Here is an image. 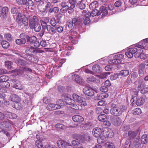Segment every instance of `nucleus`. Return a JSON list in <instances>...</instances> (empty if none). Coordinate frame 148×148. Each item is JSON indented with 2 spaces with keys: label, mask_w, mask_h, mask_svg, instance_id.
<instances>
[{
  "label": "nucleus",
  "mask_w": 148,
  "mask_h": 148,
  "mask_svg": "<svg viewBox=\"0 0 148 148\" xmlns=\"http://www.w3.org/2000/svg\"><path fill=\"white\" fill-rule=\"evenodd\" d=\"M106 148H114V146L112 143L106 142L105 144Z\"/></svg>",
  "instance_id": "52"
},
{
  "label": "nucleus",
  "mask_w": 148,
  "mask_h": 148,
  "mask_svg": "<svg viewBox=\"0 0 148 148\" xmlns=\"http://www.w3.org/2000/svg\"><path fill=\"white\" fill-rule=\"evenodd\" d=\"M99 12H100V14L102 13V17H104L108 14L106 7L105 6H102L101 7Z\"/></svg>",
  "instance_id": "26"
},
{
  "label": "nucleus",
  "mask_w": 148,
  "mask_h": 148,
  "mask_svg": "<svg viewBox=\"0 0 148 148\" xmlns=\"http://www.w3.org/2000/svg\"><path fill=\"white\" fill-rule=\"evenodd\" d=\"M141 141L143 144L147 143L148 142V135L147 134L143 135L141 138Z\"/></svg>",
  "instance_id": "31"
},
{
  "label": "nucleus",
  "mask_w": 148,
  "mask_h": 148,
  "mask_svg": "<svg viewBox=\"0 0 148 148\" xmlns=\"http://www.w3.org/2000/svg\"><path fill=\"white\" fill-rule=\"evenodd\" d=\"M73 120L76 122H81L84 120L83 117L79 115H75L72 117Z\"/></svg>",
  "instance_id": "24"
},
{
  "label": "nucleus",
  "mask_w": 148,
  "mask_h": 148,
  "mask_svg": "<svg viewBox=\"0 0 148 148\" xmlns=\"http://www.w3.org/2000/svg\"><path fill=\"white\" fill-rule=\"evenodd\" d=\"M36 52V49L33 47L30 46L26 49V52L27 54L32 55L33 54H34Z\"/></svg>",
  "instance_id": "27"
},
{
  "label": "nucleus",
  "mask_w": 148,
  "mask_h": 148,
  "mask_svg": "<svg viewBox=\"0 0 148 148\" xmlns=\"http://www.w3.org/2000/svg\"><path fill=\"white\" fill-rule=\"evenodd\" d=\"M96 78L93 76H92L90 77H89L87 78V81L88 82H93L96 80Z\"/></svg>",
  "instance_id": "59"
},
{
  "label": "nucleus",
  "mask_w": 148,
  "mask_h": 148,
  "mask_svg": "<svg viewBox=\"0 0 148 148\" xmlns=\"http://www.w3.org/2000/svg\"><path fill=\"white\" fill-rule=\"evenodd\" d=\"M9 77L6 75H3L0 77V83H3L7 81Z\"/></svg>",
  "instance_id": "39"
},
{
  "label": "nucleus",
  "mask_w": 148,
  "mask_h": 148,
  "mask_svg": "<svg viewBox=\"0 0 148 148\" xmlns=\"http://www.w3.org/2000/svg\"><path fill=\"white\" fill-rule=\"evenodd\" d=\"M100 89L101 91L103 92H106L108 91V88L105 86H102Z\"/></svg>",
  "instance_id": "58"
},
{
  "label": "nucleus",
  "mask_w": 148,
  "mask_h": 148,
  "mask_svg": "<svg viewBox=\"0 0 148 148\" xmlns=\"http://www.w3.org/2000/svg\"><path fill=\"white\" fill-rule=\"evenodd\" d=\"M62 99L65 100L64 102L62 100V101L64 102V106L65 105V103L66 104L71 106L72 108L74 109L77 110H80L82 109V106L79 104L75 105V102L73 100H72L70 97H69L66 95L63 94L62 95Z\"/></svg>",
  "instance_id": "1"
},
{
  "label": "nucleus",
  "mask_w": 148,
  "mask_h": 148,
  "mask_svg": "<svg viewBox=\"0 0 148 148\" xmlns=\"http://www.w3.org/2000/svg\"><path fill=\"white\" fill-rule=\"evenodd\" d=\"M138 89L141 90L140 92L142 93L148 92V86H144L143 84H140L138 86Z\"/></svg>",
  "instance_id": "23"
},
{
  "label": "nucleus",
  "mask_w": 148,
  "mask_h": 148,
  "mask_svg": "<svg viewBox=\"0 0 148 148\" xmlns=\"http://www.w3.org/2000/svg\"><path fill=\"white\" fill-rule=\"evenodd\" d=\"M36 138L37 140H40V141L42 143V141L46 140V139L45 138H44L42 136H41V137H40L39 135H36Z\"/></svg>",
  "instance_id": "60"
},
{
  "label": "nucleus",
  "mask_w": 148,
  "mask_h": 148,
  "mask_svg": "<svg viewBox=\"0 0 148 148\" xmlns=\"http://www.w3.org/2000/svg\"><path fill=\"white\" fill-rule=\"evenodd\" d=\"M16 44L18 45H23L25 44L26 42L25 39H16L15 41Z\"/></svg>",
  "instance_id": "36"
},
{
  "label": "nucleus",
  "mask_w": 148,
  "mask_h": 148,
  "mask_svg": "<svg viewBox=\"0 0 148 148\" xmlns=\"http://www.w3.org/2000/svg\"><path fill=\"white\" fill-rule=\"evenodd\" d=\"M134 97V96H133ZM136 96H134V97H133L132 99H134L133 101L135 100V99H136V103L137 106H140L142 105L145 102V98L143 97H137L135 98Z\"/></svg>",
  "instance_id": "17"
},
{
  "label": "nucleus",
  "mask_w": 148,
  "mask_h": 148,
  "mask_svg": "<svg viewBox=\"0 0 148 148\" xmlns=\"http://www.w3.org/2000/svg\"><path fill=\"white\" fill-rule=\"evenodd\" d=\"M14 108L17 110H19L22 108L21 104L18 102H15L14 103Z\"/></svg>",
  "instance_id": "50"
},
{
  "label": "nucleus",
  "mask_w": 148,
  "mask_h": 148,
  "mask_svg": "<svg viewBox=\"0 0 148 148\" xmlns=\"http://www.w3.org/2000/svg\"><path fill=\"white\" fill-rule=\"evenodd\" d=\"M28 20L29 21V26L31 28L34 27V25L38 21L37 17L36 16L33 17L29 16L27 17Z\"/></svg>",
  "instance_id": "11"
},
{
  "label": "nucleus",
  "mask_w": 148,
  "mask_h": 148,
  "mask_svg": "<svg viewBox=\"0 0 148 148\" xmlns=\"http://www.w3.org/2000/svg\"><path fill=\"white\" fill-rule=\"evenodd\" d=\"M57 144L59 148H64L66 147L67 145H71L69 143H67L65 141L62 140L58 141L57 142Z\"/></svg>",
  "instance_id": "15"
},
{
  "label": "nucleus",
  "mask_w": 148,
  "mask_h": 148,
  "mask_svg": "<svg viewBox=\"0 0 148 148\" xmlns=\"http://www.w3.org/2000/svg\"><path fill=\"white\" fill-rule=\"evenodd\" d=\"M110 131H107L103 132V136H100L98 138V143L99 144L102 143L106 140L107 138H110L112 137L113 136V134L112 133L111 130Z\"/></svg>",
  "instance_id": "4"
},
{
  "label": "nucleus",
  "mask_w": 148,
  "mask_h": 148,
  "mask_svg": "<svg viewBox=\"0 0 148 148\" xmlns=\"http://www.w3.org/2000/svg\"><path fill=\"white\" fill-rule=\"evenodd\" d=\"M82 13L83 15L85 16L83 18L84 23L86 25L89 24L90 22V19L89 18L90 16L89 12L88 10H84L83 11Z\"/></svg>",
  "instance_id": "9"
},
{
  "label": "nucleus",
  "mask_w": 148,
  "mask_h": 148,
  "mask_svg": "<svg viewBox=\"0 0 148 148\" xmlns=\"http://www.w3.org/2000/svg\"><path fill=\"white\" fill-rule=\"evenodd\" d=\"M5 38L9 41H10L12 40L11 35L9 33L5 34L4 35Z\"/></svg>",
  "instance_id": "55"
},
{
  "label": "nucleus",
  "mask_w": 148,
  "mask_h": 148,
  "mask_svg": "<svg viewBox=\"0 0 148 148\" xmlns=\"http://www.w3.org/2000/svg\"><path fill=\"white\" fill-rule=\"evenodd\" d=\"M110 73L106 72L104 73H102L99 76V77L101 79H104L107 77V75H109Z\"/></svg>",
  "instance_id": "54"
},
{
  "label": "nucleus",
  "mask_w": 148,
  "mask_h": 148,
  "mask_svg": "<svg viewBox=\"0 0 148 148\" xmlns=\"http://www.w3.org/2000/svg\"><path fill=\"white\" fill-rule=\"evenodd\" d=\"M138 133L137 131H130L128 132V136L131 139L134 138L136 136Z\"/></svg>",
  "instance_id": "33"
},
{
  "label": "nucleus",
  "mask_w": 148,
  "mask_h": 148,
  "mask_svg": "<svg viewBox=\"0 0 148 148\" xmlns=\"http://www.w3.org/2000/svg\"><path fill=\"white\" fill-rule=\"evenodd\" d=\"M145 71V66L143 64H141L139 66V73L140 75L143 74Z\"/></svg>",
  "instance_id": "35"
},
{
  "label": "nucleus",
  "mask_w": 148,
  "mask_h": 148,
  "mask_svg": "<svg viewBox=\"0 0 148 148\" xmlns=\"http://www.w3.org/2000/svg\"><path fill=\"white\" fill-rule=\"evenodd\" d=\"M124 57V55L121 54L113 56L112 58L108 61V63L112 65L121 64Z\"/></svg>",
  "instance_id": "2"
},
{
  "label": "nucleus",
  "mask_w": 148,
  "mask_h": 148,
  "mask_svg": "<svg viewBox=\"0 0 148 148\" xmlns=\"http://www.w3.org/2000/svg\"><path fill=\"white\" fill-rule=\"evenodd\" d=\"M13 87L18 89H21L22 88L20 82L17 80H12Z\"/></svg>",
  "instance_id": "20"
},
{
  "label": "nucleus",
  "mask_w": 148,
  "mask_h": 148,
  "mask_svg": "<svg viewBox=\"0 0 148 148\" xmlns=\"http://www.w3.org/2000/svg\"><path fill=\"white\" fill-rule=\"evenodd\" d=\"M16 21L18 24L20 26L23 24L26 26L28 24L27 18L20 13H18L16 18Z\"/></svg>",
  "instance_id": "3"
},
{
  "label": "nucleus",
  "mask_w": 148,
  "mask_h": 148,
  "mask_svg": "<svg viewBox=\"0 0 148 148\" xmlns=\"http://www.w3.org/2000/svg\"><path fill=\"white\" fill-rule=\"evenodd\" d=\"M34 27H32L31 28H33L36 32H39L41 29V26L38 21L34 25Z\"/></svg>",
  "instance_id": "32"
},
{
  "label": "nucleus",
  "mask_w": 148,
  "mask_h": 148,
  "mask_svg": "<svg viewBox=\"0 0 148 148\" xmlns=\"http://www.w3.org/2000/svg\"><path fill=\"white\" fill-rule=\"evenodd\" d=\"M59 11V8L58 7H54L53 8H51L49 10L50 13L53 12L55 13H57Z\"/></svg>",
  "instance_id": "48"
},
{
  "label": "nucleus",
  "mask_w": 148,
  "mask_h": 148,
  "mask_svg": "<svg viewBox=\"0 0 148 148\" xmlns=\"http://www.w3.org/2000/svg\"><path fill=\"white\" fill-rule=\"evenodd\" d=\"M92 133L95 137H98L101 135L102 130L100 128L96 127L93 129Z\"/></svg>",
  "instance_id": "16"
},
{
  "label": "nucleus",
  "mask_w": 148,
  "mask_h": 148,
  "mask_svg": "<svg viewBox=\"0 0 148 148\" xmlns=\"http://www.w3.org/2000/svg\"><path fill=\"white\" fill-rule=\"evenodd\" d=\"M106 116L103 114H102L99 115L98 116V119L100 121H104L106 119Z\"/></svg>",
  "instance_id": "46"
},
{
  "label": "nucleus",
  "mask_w": 148,
  "mask_h": 148,
  "mask_svg": "<svg viewBox=\"0 0 148 148\" xmlns=\"http://www.w3.org/2000/svg\"><path fill=\"white\" fill-rule=\"evenodd\" d=\"M135 46L142 49L148 47V38L143 40L135 45Z\"/></svg>",
  "instance_id": "8"
},
{
  "label": "nucleus",
  "mask_w": 148,
  "mask_h": 148,
  "mask_svg": "<svg viewBox=\"0 0 148 148\" xmlns=\"http://www.w3.org/2000/svg\"><path fill=\"white\" fill-rule=\"evenodd\" d=\"M38 9L41 12H44L45 11V4L43 1H40L38 5Z\"/></svg>",
  "instance_id": "25"
},
{
  "label": "nucleus",
  "mask_w": 148,
  "mask_h": 148,
  "mask_svg": "<svg viewBox=\"0 0 148 148\" xmlns=\"http://www.w3.org/2000/svg\"><path fill=\"white\" fill-rule=\"evenodd\" d=\"M40 22L43 29H45L47 25V23H45V21H42L40 20Z\"/></svg>",
  "instance_id": "62"
},
{
  "label": "nucleus",
  "mask_w": 148,
  "mask_h": 148,
  "mask_svg": "<svg viewBox=\"0 0 148 148\" xmlns=\"http://www.w3.org/2000/svg\"><path fill=\"white\" fill-rule=\"evenodd\" d=\"M110 112L112 115L117 116H120L122 114L123 110L120 107L117 106L114 104H112Z\"/></svg>",
  "instance_id": "6"
},
{
  "label": "nucleus",
  "mask_w": 148,
  "mask_h": 148,
  "mask_svg": "<svg viewBox=\"0 0 148 148\" xmlns=\"http://www.w3.org/2000/svg\"><path fill=\"white\" fill-rule=\"evenodd\" d=\"M112 123L115 126L120 125L122 123L121 119L118 117H114L111 119Z\"/></svg>",
  "instance_id": "14"
},
{
  "label": "nucleus",
  "mask_w": 148,
  "mask_h": 148,
  "mask_svg": "<svg viewBox=\"0 0 148 148\" xmlns=\"http://www.w3.org/2000/svg\"><path fill=\"white\" fill-rule=\"evenodd\" d=\"M98 3L97 1H95L91 3L89 5V7L91 9H93L97 6Z\"/></svg>",
  "instance_id": "45"
},
{
  "label": "nucleus",
  "mask_w": 148,
  "mask_h": 148,
  "mask_svg": "<svg viewBox=\"0 0 148 148\" xmlns=\"http://www.w3.org/2000/svg\"><path fill=\"white\" fill-rule=\"evenodd\" d=\"M56 127L58 129L62 130L65 129L66 128V127L62 124L58 123L55 125Z\"/></svg>",
  "instance_id": "49"
},
{
  "label": "nucleus",
  "mask_w": 148,
  "mask_h": 148,
  "mask_svg": "<svg viewBox=\"0 0 148 148\" xmlns=\"http://www.w3.org/2000/svg\"><path fill=\"white\" fill-rule=\"evenodd\" d=\"M24 71H27L30 72H32V70L28 68L22 67L19 70H17V74L18 75L23 74Z\"/></svg>",
  "instance_id": "21"
},
{
  "label": "nucleus",
  "mask_w": 148,
  "mask_h": 148,
  "mask_svg": "<svg viewBox=\"0 0 148 148\" xmlns=\"http://www.w3.org/2000/svg\"><path fill=\"white\" fill-rule=\"evenodd\" d=\"M108 96V94L106 93H102L99 94L95 97V99L96 100H99L103 98L107 97Z\"/></svg>",
  "instance_id": "29"
},
{
  "label": "nucleus",
  "mask_w": 148,
  "mask_h": 148,
  "mask_svg": "<svg viewBox=\"0 0 148 148\" xmlns=\"http://www.w3.org/2000/svg\"><path fill=\"white\" fill-rule=\"evenodd\" d=\"M27 40L28 42H29L31 43H33L36 40V38L34 36H32L30 37L28 36L27 37Z\"/></svg>",
  "instance_id": "37"
},
{
  "label": "nucleus",
  "mask_w": 148,
  "mask_h": 148,
  "mask_svg": "<svg viewBox=\"0 0 148 148\" xmlns=\"http://www.w3.org/2000/svg\"><path fill=\"white\" fill-rule=\"evenodd\" d=\"M1 45L2 47L4 48L7 49L10 46L9 42L6 40L3 41L1 42Z\"/></svg>",
  "instance_id": "47"
},
{
  "label": "nucleus",
  "mask_w": 148,
  "mask_h": 148,
  "mask_svg": "<svg viewBox=\"0 0 148 148\" xmlns=\"http://www.w3.org/2000/svg\"><path fill=\"white\" fill-rule=\"evenodd\" d=\"M57 31L59 33L62 32L63 30V28L61 26H59L56 28Z\"/></svg>",
  "instance_id": "64"
},
{
  "label": "nucleus",
  "mask_w": 148,
  "mask_h": 148,
  "mask_svg": "<svg viewBox=\"0 0 148 148\" xmlns=\"http://www.w3.org/2000/svg\"><path fill=\"white\" fill-rule=\"evenodd\" d=\"M76 6L77 8H79L81 10L85 8V4L82 2H81L80 3H79V4H78V5Z\"/></svg>",
  "instance_id": "53"
},
{
  "label": "nucleus",
  "mask_w": 148,
  "mask_h": 148,
  "mask_svg": "<svg viewBox=\"0 0 148 148\" xmlns=\"http://www.w3.org/2000/svg\"><path fill=\"white\" fill-rule=\"evenodd\" d=\"M50 23L51 25L53 26H55L56 24V21L54 18H52L51 19Z\"/></svg>",
  "instance_id": "56"
},
{
  "label": "nucleus",
  "mask_w": 148,
  "mask_h": 148,
  "mask_svg": "<svg viewBox=\"0 0 148 148\" xmlns=\"http://www.w3.org/2000/svg\"><path fill=\"white\" fill-rule=\"evenodd\" d=\"M5 66L8 69H11L13 68V63L12 62L10 61H7L5 62Z\"/></svg>",
  "instance_id": "34"
},
{
  "label": "nucleus",
  "mask_w": 148,
  "mask_h": 148,
  "mask_svg": "<svg viewBox=\"0 0 148 148\" xmlns=\"http://www.w3.org/2000/svg\"><path fill=\"white\" fill-rule=\"evenodd\" d=\"M10 86V84L7 81L3 83H0V86L1 87L8 88Z\"/></svg>",
  "instance_id": "40"
},
{
  "label": "nucleus",
  "mask_w": 148,
  "mask_h": 148,
  "mask_svg": "<svg viewBox=\"0 0 148 148\" xmlns=\"http://www.w3.org/2000/svg\"><path fill=\"white\" fill-rule=\"evenodd\" d=\"M8 12V8L5 7L3 8L0 7V17L2 16L3 17H5L7 14Z\"/></svg>",
  "instance_id": "19"
},
{
  "label": "nucleus",
  "mask_w": 148,
  "mask_h": 148,
  "mask_svg": "<svg viewBox=\"0 0 148 148\" xmlns=\"http://www.w3.org/2000/svg\"><path fill=\"white\" fill-rule=\"evenodd\" d=\"M129 74V71L128 70H125L121 71L120 73V75L123 76H126Z\"/></svg>",
  "instance_id": "43"
},
{
  "label": "nucleus",
  "mask_w": 148,
  "mask_h": 148,
  "mask_svg": "<svg viewBox=\"0 0 148 148\" xmlns=\"http://www.w3.org/2000/svg\"><path fill=\"white\" fill-rule=\"evenodd\" d=\"M24 5H25L27 7L28 6L29 8V6H32L34 5V4L33 2L31 0H26L24 3Z\"/></svg>",
  "instance_id": "41"
},
{
  "label": "nucleus",
  "mask_w": 148,
  "mask_h": 148,
  "mask_svg": "<svg viewBox=\"0 0 148 148\" xmlns=\"http://www.w3.org/2000/svg\"><path fill=\"white\" fill-rule=\"evenodd\" d=\"M82 0H69L70 4L71 5V8H74L78 4L82 2Z\"/></svg>",
  "instance_id": "22"
},
{
  "label": "nucleus",
  "mask_w": 148,
  "mask_h": 148,
  "mask_svg": "<svg viewBox=\"0 0 148 148\" xmlns=\"http://www.w3.org/2000/svg\"><path fill=\"white\" fill-rule=\"evenodd\" d=\"M138 51V49L136 47H131L128 49L127 51L125 53V55L129 58H132L133 55Z\"/></svg>",
  "instance_id": "10"
},
{
  "label": "nucleus",
  "mask_w": 148,
  "mask_h": 148,
  "mask_svg": "<svg viewBox=\"0 0 148 148\" xmlns=\"http://www.w3.org/2000/svg\"><path fill=\"white\" fill-rule=\"evenodd\" d=\"M100 69V67L97 64H96L93 66L92 67V70L93 72L87 69H85V72L87 73L94 75V72H98Z\"/></svg>",
  "instance_id": "13"
},
{
  "label": "nucleus",
  "mask_w": 148,
  "mask_h": 148,
  "mask_svg": "<svg viewBox=\"0 0 148 148\" xmlns=\"http://www.w3.org/2000/svg\"><path fill=\"white\" fill-rule=\"evenodd\" d=\"M83 91L84 94L89 96H92L95 93L94 90L89 87L84 88Z\"/></svg>",
  "instance_id": "12"
},
{
  "label": "nucleus",
  "mask_w": 148,
  "mask_h": 148,
  "mask_svg": "<svg viewBox=\"0 0 148 148\" xmlns=\"http://www.w3.org/2000/svg\"><path fill=\"white\" fill-rule=\"evenodd\" d=\"M33 57L31 55L29 54L26 56V57H25V59L28 61L29 62H32V59Z\"/></svg>",
  "instance_id": "57"
},
{
  "label": "nucleus",
  "mask_w": 148,
  "mask_h": 148,
  "mask_svg": "<svg viewBox=\"0 0 148 148\" xmlns=\"http://www.w3.org/2000/svg\"><path fill=\"white\" fill-rule=\"evenodd\" d=\"M35 145L39 148H45V147L44 148L42 143L38 140L36 141Z\"/></svg>",
  "instance_id": "51"
},
{
  "label": "nucleus",
  "mask_w": 148,
  "mask_h": 148,
  "mask_svg": "<svg viewBox=\"0 0 148 148\" xmlns=\"http://www.w3.org/2000/svg\"><path fill=\"white\" fill-rule=\"evenodd\" d=\"M15 61L16 63L21 65H25L27 63L26 62L25 60L19 58L16 59Z\"/></svg>",
  "instance_id": "30"
},
{
  "label": "nucleus",
  "mask_w": 148,
  "mask_h": 148,
  "mask_svg": "<svg viewBox=\"0 0 148 148\" xmlns=\"http://www.w3.org/2000/svg\"><path fill=\"white\" fill-rule=\"evenodd\" d=\"M73 80L77 83L82 84L84 83V80L79 75H74L72 76Z\"/></svg>",
  "instance_id": "18"
},
{
  "label": "nucleus",
  "mask_w": 148,
  "mask_h": 148,
  "mask_svg": "<svg viewBox=\"0 0 148 148\" xmlns=\"http://www.w3.org/2000/svg\"><path fill=\"white\" fill-rule=\"evenodd\" d=\"M11 123L8 121H6L5 122L0 123V128L3 129H5V128L9 127L10 126Z\"/></svg>",
  "instance_id": "28"
},
{
  "label": "nucleus",
  "mask_w": 148,
  "mask_h": 148,
  "mask_svg": "<svg viewBox=\"0 0 148 148\" xmlns=\"http://www.w3.org/2000/svg\"><path fill=\"white\" fill-rule=\"evenodd\" d=\"M20 100L19 97L16 95H13L11 96V100L15 102H18Z\"/></svg>",
  "instance_id": "42"
},
{
  "label": "nucleus",
  "mask_w": 148,
  "mask_h": 148,
  "mask_svg": "<svg viewBox=\"0 0 148 148\" xmlns=\"http://www.w3.org/2000/svg\"><path fill=\"white\" fill-rule=\"evenodd\" d=\"M132 113L135 115H139L141 113V111L140 108H136L132 110Z\"/></svg>",
  "instance_id": "44"
},
{
  "label": "nucleus",
  "mask_w": 148,
  "mask_h": 148,
  "mask_svg": "<svg viewBox=\"0 0 148 148\" xmlns=\"http://www.w3.org/2000/svg\"><path fill=\"white\" fill-rule=\"evenodd\" d=\"M58 104H55L54 103H50L47 106V109L49 110H53L56 109H60L62 106H64V102L62 99H59L57 101Z\"/></svg>",
  "instance_id": "5"
},
{
  "label": "nucleus",
  "mask_w": 148,
  "mask_h": 148,
  "mask_svg": "<svg viewBox=\"0 0 148 148\" xmlns=\"http://www.w3.org/2000/svg\"><path fill=\"white\" fill-rule=\"evenodd\" d=\"M90 16H94L96 15H99L100 14V12L98 11L97 9H94L92 11L91 13L89 12Z\"/></svg>",
  "instance_id": "38"
},
{
  "label": "nucleus",
  "mask_w": 148,
  "mask_h": 148,
  "mask_svg": "<svg viewBox=\"0 0 148 148\" xmlns=\"http://www.w3.org/2000/svg\"><path fill=\"white\" fill-rule=\"evenodd\" d=\"M118 77V75L117 74L112 75L110 76V78L112 80H115Z\"/></svg>",
  "instance_id": "61"
},
{
  "label": "nucleus",
  "mask_w": 148,
  "mask_h": 148,
  "mask_svg": "<svg viewBox=\"0 0 148 148\" xmlns=\"http://www.w3.org/2000/svg\"><path fill=\"white\" fill-rule=\"evenodd\" d=\"M51 3L49 2H46L45 4V10L47 9L48 8H49L51 6Z\"/></svg>",
  "instance_id": "63"
},
{
  "label": "nucleus",
  "mask_w": 148,
  "mask_h": 148,
  "mask_svg": "<svg viewBox=\"0 0 148 148\" xmlns=\"http://www.w3.org/2000/svg\"><path fill=\"white\" fill-rule=\"evenodd\" d=\"M72 97L74 99L75 102H76L79 105L84 106H87V103L85 100L82 97L78 95L75 93H74L72 95Z\"/></svg>",
  "instance_id": "7"
}]
</instances>
